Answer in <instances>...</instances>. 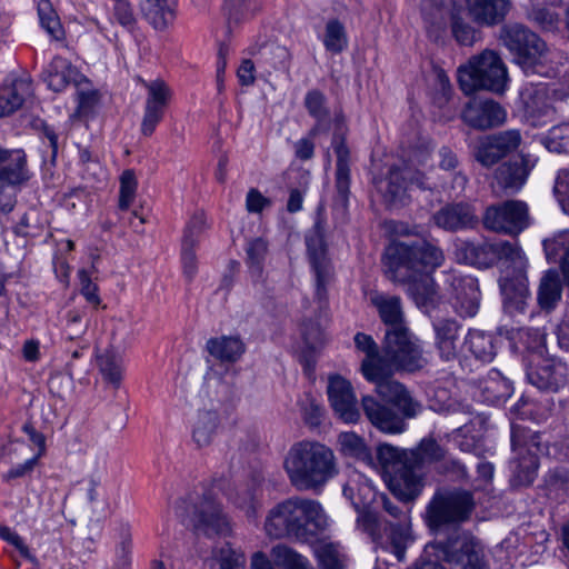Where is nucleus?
<instances>
[{"label":"nucleus","instance_id":"nucleus-1","mask_svg":"<svg viewBox=\"0 0 569 569\" xmlns=\"http://www.w3.org/2000/svg\"><path fill=\"white\" fill-rule=\"evenodd\" d=\"M387 277L407 286V292L416 306L430 313L435 309L438 295L431 272L443 262L440 248L425 238L395 241L385 250Z\"/></svg>","mask_w":569,"mask_h":569},{"label":"nucleus","instance_id":"nucleus-2","mask_svg":"<svg viewBox=\"0 0 569 569\" xmlns=\"http://www.w3.org/2000/svg\"><path fill=\"white\" fill-rule=\"evenodd\" d=\"M284 470L291 485L298 490L322 488L338 470L333 451L317 441H300L288 451Z\"/></svg>","mask_w":569,"mask_h":569},{"label":"nucleus","instance_id":"nucleus-3","mask_svg":"<svg viewBox=\"0 0 569 569\" xmlns=\"http://www.w3.org/2000/svg\"><path fill=\"white\" fill-rule=\"evenodd\" d=\"M473 495L461 488H439L428 502L425 522L432 532H443L467 522L475 510Z\"/></svg>","mask_w":569,"mask_h":569},{"label":"nucleus","instance_id":"nucleus-4","mask_svg":"<svg viewBox=\"0 0 569 569\" xmlns=\"http://www.w3.org/2000/svg\"><path fill=\"white\" fill-rule=\"evenodd\" d=\"M377 460L391 492L403 503L421 493L422 476L413 470L409 451L382 443L377 447Z\"/></svg>","mask_w":569,"mask_h":569},{"label":"nucleus","instance_id":"nucleus-5","mask_svg":"<svg viewBox=\"0 0 569 569\" xmlns=\"http://www.w3.org/2000/svg\"><path fill=\"white\" fill-rule=\"evenodd\" d=\"M508 82V71L498 52L486 49L473 56L468 64L458 69V83L466 94L478 90L502 93Z\"/></svg>","mask_w":569,"mask_h":569},{"label":"nucleus","instance_id":"nucleus-6","mask_svg":"<svg viewBox=\"0 0 569 569\" xmlns=\"http://www.w3.org/2000/svg\"><path fill=\"white\" fill-rule=\"evenodd\" d=\"M428 365L419 339L409 328L386 330L382 340L381 366H388L397 371L416 372Z\"/></svg>","mask_w":569,"mask_h":569},{"label":"nucleus","instance_id":"nucleus-7","mask_svg":"<svg viewBox=\"0 0 569 569\" xmlns=\"http://www.w3.org/2000/svg\"><path fill=\"white\" fill-rule=\"evenodd\" d=\"M430 548L436 551L437 558L455 569H489L483 546L467 531L431 545Z\"/></svg>","mask_w":569,"mask_h":569},{"label":"nucleus","instance_id":"nucleus-8","mask_svg":"<svg viewBox=\"0 0 569 569\" xmlns=\"http://www.w3.org/2000/svg\"><path fill=\"white\" fill-rule=\"evenodd\" d=\"M456 257L459 262H465L478 268H489L499 260L523 266V252L517 243L509 241L475 242L463 240L456 246Z\"/></svg>","mask_w":569,"mask_h":569},{"label":"nucleus","instance_id":"nucleus-9","mask_svg":"<svg viewBox=\"0 0 569 569\" xmlns=\"http://www.w3.org/2000/svg\"><path fill=\"white\" fill-rule=\"evenodd\" d=\"M511 447L515 452L513 477L518 485L532 483L542 451L541 435L518 425L511 427Z\"/></svg>","mask_w":569,"mask_h":569},{"label":"nucleus","instance_id":"nucleus-10","mask_svg":"<svg viewBox=\"0 0 569 569\" xmlns=\"http://www.w3.org/2000/svg\"><path fill=\"white\" fill-rule=\"evenodd\" d=\"M499 39L523 69L533 67L547 51L546 42L518 22L502 26Z\"/></svg>","mask_w":569,"mask_h":569},{"label":"nucleus","instance_id":"nucleus-11","mask_svg":"<svg viewBox=\"0 0 569 569\" xmlns=\"http://www.w3.org/2000/svg\"><path fill=\"white\" fill-rule=\"evenodd\" d=\"M483 227L497 233L518 236L530 224L528 206L520 200H507L486 208Z\"/></svg>","mask_w":569,"mask_h":569},{"label":"nucleus","instance_id":"nucleus-12","mask_svg":"<svg viewBox=\"0 0 569 569\" xmlns=\"http://www.w3.org/2000/svg\"><path fill=\"white\" fill-rule=\"evenodd\" d=\"M396 369L381 366L363 377L375 383L376 392L386 401L392 403L407 418H416L422 410V405L416 400L409 390L392 378Z\"/></svg>","mask_w":569,"mask_h":569},{"label":"nucleus","instance_id":"nucleus-13","mask_svg":"<svg viewBox=\"0 0 569 569\" xmlns=\"http://www.w3.org/2000/svg\"><path fill=\"white\" fill-rule=\"evenodd\" d=\"M519 130L509 129L481 137L473 149V157L485 168H491L501 159L515 152L521 144Z\"/></svg>","mask_w":569,"mask_h":569},{"label":"nucleus","instance_id":"nucleus-14","mask_svg":"<svg viewBox=\"0 0 569 569\" xmlns=\"http://www.w3.org/2000/svg\"><path fill=\"white\" fill-rule=\"evenodd\" d=\"M191 521L197 535L214 537L230 532L229 519L211 492L203 493L193 502Z\"/></svg>","mask_w":569,"mask_h":569},{"label":"nucleus","instance_id":"nucleus-15","mask_svg":"<svg viewBox=\"0 0 569 569\" xmlns=\"http://www.w3.org/2000/svg\"><path fill=\"white\" fill-rule=\"evenodd\" d=\"M435 335L433 346L442 361L451 362L459 358L463 342L462 325L455 318L430 316Z\"/></svg>","mask_w":569,"mask_h":569},{"label":"nucleus","instance_id":"nucleus-16","mask_svg":"<svg viewBox=\"0 0 569 569\" xmlns=\"http://www.w3.org/2000/svg\"><path fill=\"white\" fill-rule=\"evenodd\" d=\"M512 273L508 270L500 278L499 286L503 297V307L510 315L522 313L527 306L529 297L528 279L526 276L527 259L523 256V266L519 268L517 263H510Z\"/></svg>","mask_w":569,"mask_h":569},{"label":"nucleus","instance_id":"nucleus-17","mask_svg":"<svg viewBox=\"0 0 569 569\" xmlns=\"http://www.w3.org/2000/svg\"><path fill=\"white\" fill-rule=\"evenodd\" d=\"M296 508L302 515H297L295 521L296 539L303 542L312 541L328 528V518L321 505L311 499L296 498Z\"/></svg>","mask_w":569,"mask_h":569},{"label":"nucleus","instance_id":"nucleus-18","mask_svg":"<svg viewBox=\"0 0 569 569\" xmlns=\"http://www.w3.org/2000/svg\"><path fill=\"white\" fill-rule=\"evenodd\" d=\"M461 118L469 127L486 131L502 126L507 120V111L492 99L473 100L466 104Z\"/></svg>","mask_w":569,"mask_h":569},{"label":"nucleus","instance_id":"nucleus-19","mask_svg":"<svg viewBox=\"0 0 569 569\" xmlns=\"http://www.w3.org/2000/svg\"><path fill=\"white\" fill-rule=\"evenodd\" d=\"M431 220L438 228L449 232L473 229L479 223L475 207L463 201L445 204L432 214Z\"/></svg>","mask_w":569,"mask_h":569},{"label":"nucleus","instance_id":"nucleus-20","mask_svg":"<svg viewBox=\"0 0 569 569\" xmlns=\"http://www.w3.org/2000/svg\"><path fill=\"white\" fill-rule=\"evenodd\" d=\"M361 408L370 423L381 432L397 435L407 428L408 418L403 413L381 403L372 396L362 397Z\"/></svg>","mask_w":569,"mask_h":569},{"label":"nucleus","instance_id":"nucleus-21","mask_svg":"<svg viewBox=\"0 0 569 569\" xmlns=\"http://www.w3.org/2000/svg\"><path fill=\"white\" fill-rule=\"evenodd\" d=\"M327 392L333 411L342 421L356 422L359 419L357 399L348 380L341 376L330 377Z\"/></svg>","mask_w":569,"mask_h":569},{"label":"nucleus","instance_id":"nucleus-22","mask_svg":"<svg viewBox=\"0 0 569 569\" xmlns=\"http://www.w3.org/2000/svg\"><path fill=\"white\" fill-rule=\"evenodd\" d=\"M302 515L296 508V498L287 499L271 508L266 517L264 530L270 538H295V521Z\"/></svg>","mask_w":569,"mask_h":569},{"label":"nucleus","instance_id":"nucleus-23","mask_svg":"<svg viewBox=\"0 0 569 569\" xmlns=\"http://www.w3.org/2000/svg\"><path fill=\"white\" fill-rule=\"evenodd\" d=\"M529 172V159L521 154L519 158L510 159L497 167L491 187L493 190L517 192L526 183Z\"/></svg>","mask_w":569,"mask_h":569},{"label":"nucleus","instance_id":"nucleus-24","mask_svg":"<svg viewBox=\"0 0 569 569\" xmlns=\"http://www.w3.org/2000/svg\"><path fill=\"white\" fill-rule=\"evenodd\" d=\"M332 148L337 156L335 188V204L342 210L348 208L350 196V151L345 142V138L340 133H335L332 138Z\"/></svg>","mask_w":569,"mask_h":569},{"label":"nucleus","instance_id":"nucleus-25","mask_svg":"<svg viewBox=\"0 0 569 569\" xmlns=\"http://www.w3.org/2000/svg\"><path fill=\"white\" fill-rule=\"evenodd\" d=\"M511 7V0H466L470 19L480 27H495L502 23Z\"/></svg>","mask_w":569,"mask_h":569},{"label":"nucleus","instance_id":"nucleus-26","mask_svg":"<svg viewBox=\"0 0 569 569\" xmlns=\"http://www.w3.org/2000/svg\"><path fill=\"white\" fill-rule=\"evenodd\" d=\"M480 291L478 281L472 277L453 281L452 305L461 317H473L479 309Z\"/></svg>","mask_w":569,"mask_h":569},{"label":"nucleus","instance_id":"nucleus-27","mask_svg":"<svg viewBox=\"0 0 569 569\" xmlns=\"http://www.w3.org/2000/svg\"><path fill=\"white\" fill-rule=\"evenodd\" d=\"M33 93L31 79L22 77L0 88V118L7 117L19 108Z\"/></svg>","mask_w":569,"mask_h":569},{"label":"nucleus","instance_id":"nucleus-28","mask_svg":"<svg viewBox=\"0 0 569 569\" xmlns=\"http://www.w3.org/2000/svg\"><path fill=\"white\" fill-rule=\"evenodd\" d=\"M220 418L216 410H199L191 425V439L199 449L209 447L219 430Z\"/></svg>","mask_w":569,"mask_h":569},{"label":"nucleus","instance_id":"nucleus-29","mask_svg":"<svg viewBox=\"0 0 569 569\" xmlns=\"http://www.w3.org/2000/svg\"><path fill=\"white\" fill-rule=\"evenodd\" d=\"M269 252V243L261 237L251 239L246 246V264L248 267L250 277L256 286L269 291L267 281L263 276L264 260Z\"/></svg>","mask_w":569,"mask_h":569},{"label":"nucleus","instance_id":"nucleus-30","mask_svg":"<svg viewBox=\"0 0 569 569\" xmlns=\"http://www.w3.org/2000/svg\"><path fill=\"white\" fill-rule=\"evenodd\" d=\"M146 21L156 30H164L174 20L176 0H138Z\"/></svg>","mask_w":569,"mask_h":569},{"label":"nucleus","instance_id":"nucleus-31","mask_svg":"<svg viewBox=\"0 0 569 569\" xmlns=\"http://www.w3.org/2000/svg\"><path fill=\"white\" fill-rule=\"evenodd\" d=\"M206 350L222 363H234L244 353L246 345L238 336H221L210 338L206 343Z\"/></svg>","mask_w":569,"mask_h":569},{"label":"nucleus","instance_id":"nucleus-32","mask_svg":"<svg viewBox=\"0 0 569 569\" xmlns=\"http://www.w3.org/2000/svg\"><path fill=\"white\" fill-rule=\"evenodd\" d=\"M371 303L377 308L381 321L387 327L386 330L408 328L399 297L376 293L371 297Z\"/></svg>","mask_w":569,"mask_h":569},{"label":"nucleus","instance_id":"nucleus-33","mask_svg":"<svg viewBox=\"0 0 569 569\" xmlns=\"http://www.w3.org/2000/svg\"><path fill=\"white\" fill-rule=\"evenodd\" d=\"M30 177L24 151L8 149L3 162L0 163V178L11 183L24 184Z\"/></svg>","mask_w":569,"mask_h":569},{"label":"nucleus","instance_id":"nucleus-34","mask_svg":"<svg viewBox=\"0 0 569 569\" xmlns=\"http://www.w3.org/2000/svg\"><path fill=\"white\" fill-rule=\"evenodd\" d=\"M562 283L557 270H548L540 280L538 289L539 307L550 312L561 299Z\"/></svg>","mask_w":569,"mask_h":569},{"label":"nucleus","instance_id":"nucleus-35","mask_svg":"<svg viewBox=\"0 0 569 569\" xmlns=\"http://www.w3.org/2000/svg\"><path fill=\"white\" fill-rule=\"evenodd\" d=\"M97 362L103 380L118 389L122 381L123 359L113 347L97 356Z\"/></svg>","mask_w":569,"mask_h":569},{"label":"nucleus","instance_id":"nucleus-36","mask_svg":"<svg viewBox=\"0 0 569 569\" xmlns=\"http://www.w3.org/2000/svg\"><path fill=\"white\" fill-rule=\"evenodd\" d=\"M407 189L408 182L402 167L390 168L388 177L378 183V190L390 204L402 202L406 198Z\"/></svg>","mask_w":569,"mask_h":569},{"label":"nucleus","instance_id":"nucleus-37","mask_svg":"<svg viewBox=\"0 0 569 569\" xmlns=\"http://www.w3.org/2000/svg\"><path fill=\"white\" fill-rule=\"evenodd\" d=\"M547 258L559 262L563 277L569 284V231H561L551 239L543 241Z\"/></svg>","mask_w":569,"mask_h":569},{"label":"nucleus","instance_id":"nucleus-38","mask_svg":"<svg viewBox=\"0 0 569 569\" xmlns=\"http://www.w3.org/2000/svg\"><path fill=\"white\" fill-rule=\"evenodd\" d=\"M445 456L446 450L432 437L421 439L419 445L409 451V459H411L413 470L418 473L425 462H437L443 460Z\"/></svg>","mask_w":569,"mask_h":569},{"label":"nucleus","instance_id":"nucleus-39","mask_svg":"<svg viewBox=\"0 0 569 569\" xmlns=\"http://www.w3.org/2000/svg\"><path fill=\"white\" fill-rule=\"evenodd\" d=\"M291 54L286 47L278 44L266 46L260 52L259 62L271 74L273 72L289 73Z\"/></svg>","mask_w":569,"mask_h":569},{"label":"nucleus","instance_id":"nucleus-40","mask_svg":"<svg viewBox=\"0 0 569 569\" xmlns=\"http://www.w3.org/2000/svg\"><path fill=\"white\" fill-rule=\"evenodd\" d=\"M356 347L366 353V358L361 362L362 375H371V371L381 367L382 351H379V346L369 335L358 332L355 336Z\"/></svg>","mask_w":569,"mask_h":569},{"label":"nucleus","instance_id":"nucleus-41","mask_svg":"<svg viewBox=\"0 0 569 569\" xmlns=\"http://www.w3.org/2000/svg\"><path fill=\"white\" fill-rule=\"evenodd\" d=\"M89 326V312L86 306L74 307L64 316L63 332L69 340L81 338Z\"/></svg>","mask_w":569,"mask_h":569},{"label":"nucleus","instance_id":"nucleus-42","mask_svg":"<svg viewBox=\"0 0 569 569\" xmlns=\"http://www.w3.org/2000/svg\"><path fill=\"white\" fill-rule=\"evenodd\" d=\"M327 98L319 90H311L307 92L305 98V107L308 113L316 119L315 126H320V131H328L330 111L327 107Z\"/></svg>","mask_w":569,"mask_h":569},{"label":"nucleus","instance_id":"nucleus-43","mask_svg":"<svg viewBox=\"0 0 569 569\" xmlns=\"http://www.w3.org/2000/svg\"><path fill=\"white\" fill-rule=\"evenodd\" d=\"M526 109L532 117H545L552 113L553 107L549 88L543 84L535 87L526 100Z\"/></svg>","mask_w":569,"mask_h":569},{"label":"nucleus","instance_id":"nucleus-44","mask_svg":"<svg viewBox=\"0 0 569 569\" xmlns=\"http://www.w3.org/2000/svg\"><path fill=\"white\" fill-rule=\"evenodd\" d=\"M466 343L473 356L481 361H491L495 357L493 338L479 330H470Z\"/></svg>","mask_w":569,"mask_h":569},{"label":"nucleus","instance_id":"nucleus-45","mask_svg":"<svg viewBox=\"0 0 569 569\" xmlns=\"http://www.w3.org/2000/svg\"><path fill=\"white\" fill-rule=\"evenodd\" d=\"M71 72L72 70L68 61L61 57H56L46 71L44 81L51 90L59 92L69 83Z\"/></svg>","mask_w":569,"mask_h":569},{"label":"nucleus","instance_id":"nucleus-46","mask_svg":"<svg viewBox=\"0 0 569 569\" xmlns=\"http://www.w3.org/2000/svg\"><path fill=\"white\" fill-rule=\"evenodd\" d=\"M348 44L345 26L338 19H330L326 23L323 46L332 53L342 52Z\"/></svg>","mask_w":569,"mask_h":569},{"label":"nucleus","instance_id":"nucleus-47","mask_svg":"<svg viewBox=\"0 0 569 569\" xmlns=\"http://www.w3.org/2000/svg\"><path fill=\"white\" fill-rule=\"evenodd\" d=\"M527 19L541 31L555 32L559 29L560 17L549 8L532 6L527 12Z\"/></svg>","mask_w":569,"mask_h":569},{"label":"nucleus","instance_id":"nucleus-48","mask_svg":"<svg viewBox=\"0 0 569 569\" xmlns=\"http://www.w3.org/2000/svg\"><path fill=\"white\" fill-rule=\"evenodd\" d=\"M271 556L274 565L283 569H310L308 560L287 546H274Z\"/></svg>","mask_w":569,"mask_h":569},{"label":"nucleus","instance_id":"nucleus-49","mask_svg":"<svg viewBox=\"0 0 569 569\" xmlns=\"http://www.w3.org/2000/svg\"><path fill=\"white\" fill-rule=\"evenodd\" d=\"M258 7L254 0H226L224 11L228 22L238 24L253 17Z\"/></svg>","mask_w":569,"mask_h":569},{"label":"nucleus","instance_id":"nucleus-50","mask_svg":"<svg viewBox=\"0 0 569 569\" xmlns=\"http://www.w3.org/2000/svg\"><path fill=\"white\" fill-rule=\"evenodd\" d=\"M148 97L146 106L164 110L171 98V90L163 80L143 82Z\"/></svg>","mask_w":569,"mask_h":569},{"label":"nucleus","instance_id":"nucleus-51","mask_svg":"<svg viewBox=\"0 0 569 569\" xmlns=\"http://www.w3.org/2000/svg\"><path fill=\"white\" fill-rule=\"evenodd\" d=\"M483 390L489 393V398L500 401L511 396L512 386L511 382L502 377L498 370H491Z\"/></svg>","mask_w":569,"mask_h":569},{"label":"nucleus","instance_id":"nucleus-52","mask_svg":"<svg viewBox=\"0 0 569 569\" xmlns=\"http://www.w3.org/2000/svg\"><path fill=\"white\" fill-rule=\"evenodd\" d=\"M542 143L551 152H567L569 150V122L552 127Z\"/></svg>","mask_w":569,"mask_h":569},{"label":"nucleus","instance_id":"nucleus-53","mask_svg":"<svg viewBox=\"0 0 569 569\" xmlns=\"http://www.w3.org/2000/svg\"><path fill=\"white\" fill-rule=\"evenodd\" d=\"M207 229V218L203 211H196L187 222L181 246L196 248L199 243L200 236Z\"/></svg>","mask_w":569,"mask_h":569},{"label":"nucleus","instance_id":"nucleus-54","mask_svg":"<svg viewBox=\"0 0 569 569\" xmlns=\"http://www.w3.org/2000/svg\"><path fill=\"white\" fill-rule=\"evenodd\" d=\"M409 525L410 523L390 525L389 542L393 555L399 561L405 559L407 546L411 540Z\"/></svg>","mask_w":569,"mask_h":569},{"label":"nucleus","instance_id":"nucleus-55","mask_svg":"<svg viewBox=\"0 0 569 569\" xmlns=\"http://www.w3.org/2000/svg\"><path fill=\"white\" fill-rule=\"evenodd\" d=\"M38 14L41 26L54 39H60L62 36V28L56 11L49 0H40L38 3Z\"/></svg>","mask_w":569,"mask_h":569},{"label":"nucleus","instance_id":"nucleus-56","mask_svg":"<svg viewBox=\"0 0 569 569\" xmlns=\"http://www.w3.org/2000/svg\"><path fill=\"white\" fill-rule=\"evenodd\" d=\"M310 260L317 278L316 293L322 300L326 298V284L330 279L331 268L323 253H312Z\"/></svg>","mask_w":569,"mask_h":569},{"label":"nucleus","instance_id":"nucleus-57","mask_svg":"<svg viewBox=\"0 0 569 569\" xmlns=\"http://www.w3.org/2000/svg\"><path fill=\"white\" fill-rule=\"evenodd\" d=\"M341 451L351 457L365 459L369 456L365 440L355 432H342L338 437Z\"/></svg>","mask_w":569,"mask_h":569},{"label":"nucleus","instance_id":"nucleus-58","mask_svg":"<svg viewBox=\"0 0 569 569\" xmlns=\"http://www.w3.org/2000/svg\"><path fill=\"white\" fill-rule=\"evenodd\" d=\"M317 557L321 569H342L339 546L332 542L321 543L317 548Z\"/></svg>","mask_w":569,"mask_h":569},{"label":"nucleus","instance_id":"nucleus-59","mask_svg":"<svg viewBox=\"0 0 569 569\" xmlns=\"http://www.w3.org/2000/svg\"><path fill=\"white\" fill-rule=\"evenodd\" d=\"M301 336L306 348L309 351H316L325 342V333L319 322L306 319L301 323Z\"/></svg>","mask_w":569,"mask_h":569},{"label":"nucleus","instance_id":"nucleus-60","mask_svg":"<svg viewBox=\"0 0 569 569\" xmlns=\"http://www.w3.org/2000/svg\"><path fill=\"white\" fill-rule=\"evenodd\" d=\"M569 381V368L568 366L555 359H549V375L547 382V391L557 392L559 389L567 386Z\"/></svg>","mask_w":569,"mask_h":569},{"label":"nucleus","instance_id":"nucleus-61","mask_svg":"<svg viewBox=\"0 0 569 569\" xmlns=\"http://www.w3.org/2000/svg\"><path fill=\"white\" fill-rule=\"evenodd\" d=\"M451 32L461 46H472L477 39V31L458 14L451 16Z\"/></svg>","mask_w":569,"mask_h":569},{"label":"nucleus","instance_id":"nucleus-62","mask_svg":"<svg viewBox=\"0 0 569 569\" xmlns=\"http://www.w3.org/2000/svg\"><path fill=\"white\" fill-rule=\"evenodd\" d=\"M137 178L132 170H124L120 177V198L119 208L127 210L132 203L136 190H137Z\"/></svg>","mask_w":569,"mask_h":569},{"label":"nucleus","instance_id":"nucleus-63","mask_svg":"<svg viewBox=\"0 0 569 569\" xmlns=\"http://www.w3.org/2000/svg\"><path fill=\"white\" fill-rule=\"evenodd\" d=\"M320 126H313L308 134L293 144L295 156L301 161L310 160L315 154V138L321 133Z\"/></svg>","mask_w":569,"mask_h":569},{"label":"nucleus","instance_id":"nucleus-64","mask_svg":"<svg viewBox=\"0 0 569 569\" xmlns=\"http://www.w3.org/2000/svg\"><path fill=\"white\" fill-rule=\"evenodd\" d=\"M405 178L407 179L408 187L416 186L421 190H433L437 184L431 180L427 172L421 171L413 167V163H408L402 167Z\"/></svg>","mask_w":569,"mask_h":569}]
</instances>
